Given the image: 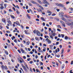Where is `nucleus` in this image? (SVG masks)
Returning a JSON list of instances; mask_svg holds the SVG:
<instances>
[{"mask_svg": "<svg viewBox=\"0 0 73 73\" xmlns=\"http://www.w3.org/2000/svg\"><path fill=\"white\" fill-rule=\"evenodd\" d=\"M22 68L24 69L26 72H28V69L25 66H22Z\"/></svg>", "mask_w": 73, "mask_h": 73, "instance_id": "1", "label": "nucleus"}, {"mask_svg": "<svg viewBox=\"0 0 73 73\" xmlns=\"http://www.w3.org/2000/svg\"><path fill=\"white\" fill-rule=\"evenodd\" d=\"M22 68L24 69L26 72H28V69L25 66H22Z\"/></svg>", "mask_w": 73, "mask_h": 73, "instance_id": "2", "label": "nucleus"}, {"mask_svg": "<svg viewBox=\"0 0 73 73\" xmlns=\"http://www.w3.org/2000/svg\"><path fill=\"white\" fill-rule=\"evenodd\" d=\"M40 32L38 31L37 30V32H36V35H37L38 36H40Z\"/></svg>", "mask_w": 73, "mask_h": 73, "instance_id": "3", "label": "nucleus"}, {"mask_svg": "<svg viewBox=\"0 0 73 73\" xmlns=\"http://www.w3.org/2000/svg\"><path fill=\"white\" fill-rule=\"evenodd\" d=\"M7 22L9 24H12V23L11 21H10V20H9L8 19H7Z\"/></svg>", "mask_w": 73, "mask_h": 73, "instance_id": "4", "label": "nucleus"}, {"mask_svg": "<svg viewBox=\"0 0 73 73\" xmlns=\"http://www.w3.org/2000/svg\"><path fill=\"white\" fill-rule=\"evenodd\" d=\"M31 3H33V4H36V5H39V4L36 3V2L34 1H31Z\"/></svg>", "mask_w": 73, "mask_h": 73, "instance_id": "5", "label": "nucleus"}, {"mask_svg": "<svg viewBox=\"0 0 73 73\" xmlns=\"http://www.w3.org/2000/svg\"><path fill=\"white\" fill-rule=\"evenodd\" d=\"M35 39L37 41H39V40H40V38H39L37 37H36L35 38Z\"/></svg>", "mask_w": 73, "mask_h": 73, "instance_id": "6", "label": "nucleus"}, {"mask_svg": "<svg viewBox=\"0 0 73 73\" xmlns=\"http://www.w3.org/2000/svg\"><path fill=\"white\" fill-rule=\"evenodd\" d=\"M16 11L17 15H19V14H20V12L19 11V10H18L17 9L16 10Z\"/></svg>", "mask_w": 73, "mask_h": 73, "instance_id": "7", "label": "nucleus"}, {"mask_svg": "<svg viewBox=\"0 0 73 73\" xmlns=\"http://www.w3.org/2000/svg\"><path fill=\"white\" fill-rule=\"evenodd\" d=\"M59 7H64V5L61 3L59 4Z\"/></svg>", "mask_w": 73, "mask_h": 73, "instance_id": "8", "label": "nucleus"}, {"mask_svg": "<svg viewBox=\"0 0 73 73\" xmlns=\"http://www.w3.org/2000/svg\"><path fill=\"white\" fill-rule=\"evenodd\" d=\"M21 50L22 52V53H24V52H25V51L23 50V48H21Z\"/></svg>", "mask_w": 73, "mask_h": 73, "instance_id": "9", "label": "nucleus"}, {"mask_svg": "<svg viewBox=\"0 0 73 73\" xmlns=\"http://www.w3.org/2000/svg\"><path fill=\"white\" fill-rule=\"evenodd\" d=\"M42 3H43V4H46V3H47V1L45 0L44 1H43Z\"/></svg>", "mask_w": 73, "mask_h": 73, "instance_id": "10", "label": "nucleus"}, {"mask_svg": "<svg viewBox=\"0 0 73 73\" xmlns=\"http://www.w3.org/2000/svg\"><path fill=\"white\" fill-rule=\"evenodd\" d=\"M5 53L7 54V55H8V52L7 50H5Z\"/></svg>", "mask_w": 73, "mask_h": 73, "instance_id": "11", "label": "nucleus"}, {"mask_svg": "<svg viewBox=\"0 0 73 73\" xmlns=\"http://www.w3.org/2000/svg\"><path fill=\"white\" fill-rule=\"evenodd\" d=\"M27 18H28L29 19H31V16H29L28 14H27Z\"/></svg>", "mask_w": 73, "mask_h": 73, "instance_id": "12", "label": "nucleus"}, {"mask_svg": "<svg viewBox=\"0 0 73 73\" xmlns=\"http://www.w3.org/2000/svg\"><path fill=\"white\" fill-rule=\"evenodd\" d=\"M47 13H50V14H52V12L49 10L47 11Z\"/></svg>", "mask_w": 73, "mask_h": 73, "instance_id": "13", "label": "nucleus"}, {"mask_svg": "<svg viewBox=\"0 0 73 73\" xmlns=\"http://www.w3.org/2000/svg\"><path fill=\"white\" fill-rule=\"evenodd\" d=\"M40 18L41 19V20H42L44 21H45V19H44V17H41Z\"/></svg>", "mask_w": 73, "mask_h": 73, "instance_id": "14", "label": "nucleus"}, {"mask_svg": "<svg viewBox=\"0 0 73 73\" xmlns=\"http://www.w3.org/2000/svg\"><path fill=\"white\" fill-rule=\"evenodd\" d=\"M67 24L68 25H69V26H70V25H71V23H70L69 22H67Z\"/></svg>", "mask_w": 73, "mask_h": 73, "instance_id": "15", "label": "nucleus"}, {"mask_svg": "<svg viewBox=\"0 0 73 73\" xmlns=\"http://www.w3.org/2000/svg\"><path fill=\"white\" fill-rule=\"evenodd\" d=\"M1 68H2V69H4L5 67H4V65H2L1 66Z\"/></svg>", "mask_w": 73, "mask_h": 73, "instance_id": "16", "label": "nucleus"}, {"mask_svg": "<svg viewBox=\"0 0 73 73\" xmlns=\"http://www.w3.org/2000/svg\"><path fill=\"white\" fill-rule=\"evenodd\" d=\"M64 48L62 49V52H61V54H63V53H64Z\"/></svg>", "mask_w": 73, "mask_h": 73, "instance_id": "17", "label": "nucleus"}, {"mask_svg": "<svg viewBox=\"0 0 73 73\" xmlns=\"http://www.w3.org/2000/svg\"><path fill=\"white\" fill-rule=\"evenodd\" d=\"M64 38L65 40H68V37L67 36H66L64 37Z\"/></svg>", "mask_w": 73, "mask_h": 73, "instance_id": "18", "label": "nucleus"}, {"mask_svg": "<svg viewBox=\"0 0 73 73\" xmlns=\"http://www.w3.org/2000/svg\"><path fill=\"white\" fill-rule=\"evenodd\" d=\"M49 36L51 38H52V40H53V36L52 35H50Z\"/></svg>", "mask_w": 73, "mask_h": 73, "instance_id": "19", "label": "nucleus"}, {"mask_svg": "<svg viewBox=\"0 0 73 73\" xmlns=\"http://www.w3.org/2000/svg\"><path fill=\"white\" fill-rule=\"evenodd\" d=\"M36 72H39V73H40V70L37 69H36Z\"/></svg>", "mask_w": 73, "mask_h": 73, "instance_id": "20", "label": "nucleus"}, {"mask_svg": "<svg viewBox=\"0 0 73 73\" xmlns=\"http://www.w3.org/2000/svg\"><path fill=\"white\" fill-rule=\"evenodd\" d=\"M48 44H50L51 43V41L49 39H48Z\"/></svg>", "mask_w": 73, "mask_h": 73, "instance_id": "21", "label": "nucleus"}, {"mask_svg": "<svg viewBox=\"0 0 73 73\" xmlns=\"http://www.w3.org/2000/svg\"><path fill=\"white\" fill-rule=\"evenodd\" d=\"M34 33V34H35L36 33H37V31H36V30H34L33 31Z\"/></svg>", "mask_w": 73, "mask_h": 73, "instance_id": "22", "label": "nucleus"}, {"mask_svg": "<svg viewBox=\"0 0 73 73\" xmlns=\"http://www.w3.org/2000/svg\"><path fill=\"white\" fill-rule=\"evenodd\" d=\"M15 36H13V38H12V37H11V39L12 40H13L14 39H15Z\"/></svg>", "mask_w": 73, "mask_h": 73, "instance_id": "23", "label": "nucleus"}, {"mask_svg": "<svg viewBox=\"0 0 73 73\" xmlns=\"http://www.w3.org/2000/svg\"><path fill=\"white\" fill-rule=\"evenodd\" d=\"M50 49H52V48L53 47V45H51L50 46Z\"/></svg>", "mask_w": 73, "mask_h": 73, "instance_id": "24", "label": "nucleus"}, {"mask_svg": "<svg viewBox=\"0 0 73 73\" xmlns=\"http://www.w3.org/2000/svg\"><path fill=\"white\" fill-rule=\"evenodd\" d=\"M61 16H62V17H64V13L63 12L61 13Z\"/></svg>", "mask_w": 73, "mask_h": 73, "instance_id": "25", "label": "nucleus"}, {"mask_svg": "<svg viewBox=\"0 0 73 73\" xmlns=\"http://www.w3.org/2000/svg\"><path fill=\"white\" fill-rule=\"evenodd\" d=\"M58 28H60V29H61V26L60 25H58Z\"/></svg>", "mask_w": 73, "mask_h": 73, "instance_id": "26", "label": "nucleus"}, {"mask_svg": "<svg viewBox=\"0 0 73 73\" xmlns=\"http://www.w3.org/2000/svg\"><path fill=\"white\" fill-rule=\"evenodd\" d=\"M0 9L2 10L3 9H4V7L3 6H1L0 7Z\"/></svg>", "mask_w": 73, "mask_h": 73, "instance_id": "27", "label": "nucleus"}, {"mask_svg": "<svg viewBox=\"0 0 73 73\" xmlns=\"http://www.w3.org/2000/svg\"><path fill=\"white\" fill-rule=\"evenodd\" d=\"M60 56V55H57V54H56L55 57H59Z\"/></svg>", "mask_w": 73, "mask_h": 73, "instance_id": "28", "label": "nucleus"}, {"mask_svg": "<svg viewBox=\"0 0 73 73\" xmlns=\"http://www.w3.org/2000/svg\"><path fill=\"white\" fill-rule=\"evenodd\" d=\"M60 23H61V24H64L65 23H64V22H63V21H60Z\"/></svg>", "mask_w": 73, "mask_h": 73, "instance_id": "29", "label": "nucleus"}, {"mask_svg": "<svg viewBox=\"0 0 73 73\" xmlns=\"http://www.w3.org/2000/svg\"><path fill=\"white\" fill-rule=\"evenodd\" d=\"M6 20L5 19H3L2 20V21L3 22V23H5Z\"/></svg>", "mask_w": 73, "mask_h": 73, "instance_id": "30", "label": "nucleus"}, {"mask_svg": "<svg viewBox=\"0 0 73 73\" xmlns=\"http://www.w3.org/2000/svg\"><path fill=\"white\" fill-rule=\"evenodd\" d=\"M62 20H64V21H66V19L64 18H63L62 19Z\"/></svg>", "mask_w": 73, "mask_h": 73, "instance_id": "31", "label": "nucleus"}, {"mask_svg": "<svg viewBox=\"0 0 73 73\" xmlns=\"http://www.w3.org/2000/svg\"><path fill=\"white\" fill-rule=\"evenodd\" d=\"M51 35H52L54 37L55 36V35H56V34L55 33H53L51 34Z\"/></svg>", "mask_w": 73, "mask_h": 73, "instance_id": "32", "label": "nucleus"}, {"mask_svg": "<svg viewBox=\"0 0 73 73\" xmlns=\"http://www.w3.org/2000/svg\"><path fill=\"white\" fill-rule=\"evenodd\" d=\"M14 41L16 43H17V40L16 39H15L14 40Z\"/></svg>", "mask_w": 73, "mask_h": 73, "instance_id": "33", "label": "nucleus"}, {"mask_svg": "<svg viewBox=\"0 0 73 73\" xmlns=\"http://www.w3.org/2000/svg\"><path fill=\"white\" fill-rule=\"evenodd\" d=\"M11 16L13 19H15V17L14 16L11 15Z\"/></svg>", "mask_w": 73, "mask_h": 73, "instance_id": "34", "label": "nucleus"}, {"mask_svg": "<svg viewBox=\"0 0 73 73\" xmlns=\"http://www.w3.org/2000/svg\"><path fill=\"white\" fill-rule=\"evenodd\" d=\"M58 61L61 64H62V62H61L59 60H58Z\"/></svg>", "mask_w": 73, "mask_h": 73, "instance_id": "35", "label": "nucleus"}, {"mask_svg": "<svg viewBox=\"0 0 73 73\" xmlns=\"http://www.w3.org/2000/svg\"><path fill=\"white\" fill-rule=\"evenodd\" d=\"M64 16V17H66V18H68V16H67V15H65Z\"/></svg>", "mask_w": 73, "mask_h": 73, "instance_id": "36", "label": "nucleus"}, {"mask_svg": "<svg viewBox=\"0 0 73 73\" xmlns=\"http://www.w3.org/2000/svg\"><path fill=\"white\" fill-rule=\"evenodd\" d=\"M30 43V42H27V45H29V44Z\"/></svg>", "mask_w": 73, "mask_h": 73, "instance_id": "37", "label": "nucleus"}, {"mask_svg": "<svg viewBox=\"0 0 73 73\" xmlns=\"http://www.w3.org/2000/svg\"><path fill=\"white\" fill-rule=\"evenodd\" d=\"M61 36L62 38H64V35H63V34H61Z\"/></svg>", "mask_w": 73, "mask_h": 73, "instance_id": "38", "label": "nucleus"}, {"mask_svg": "<svg viewBox=\"0 0 73 73\" xmlns=\"http://www.w3.org/2000/svg\"><path fill=\"white\" fill-rule=\"evenodd\" d=\"M33 63V61H31L29 62V64H32Z\"/></svg>", "mask_w": 73, "mask_h": 73, "instance_id": "39", "label": "nucleus"}, {"mask_svg": "<svg viewBox=\"0 0 73 73\" xmlns=\"http://www.w3.org/2000/svg\"><path fill=\"white\" fill-rule=\"evenodd\" d=\"M52 16H56V14L54 13L52 14Z\"/></svg>", "mask_w": 73, "mask_h": 73, "instance_id": "40", "label": "nucleus"}, {"mask_svg": "<svg viewBox=\"0 0 73 73\" xmlns=\"http://www.w3.org/2000/svg\"><path fill=\"white\" fill-rule=\"evenodd\" d=\"M6 32L7 33H10V31H7Z\"/></svg>", "mask_w": 73, "mask_h": 73, "instance_id": "41", "label": "nucleus"}, {"mask_svg": "<svg viewBox=\"0 0 73 73\" xmlns=\"http://www.w3.org/2000/svg\"><path fill=\"white\" fill-rule=\"evenodd\" d=\"M59 44V42H57L56 43V44H55V45H58Z\"/></svg>", "mask_w": 73, "mask_h": 73, "instance_id": "42", "label": "nucleus"}, {"mask_svg": "<svg viewBox=\"0 0 73 73\" xmlns=\"http://www.w3.org/2000/svg\"><path fill=\"white\" fill-rule=\"evenodd\" d=\"M70 49H68V50H67V52L68 53V52H70Z\"/></svg>", "mask_w": 73, "mask_h": 73, "instance_id": "43", "label": "nucleus"}, {"mask_svg": "<svg viewBox=\"0 0 73 73\" xmlns=\"http://www.w3.org/2000/svg\"><path fill=\"white\" fill-rule=\"evenodd\" d=\"M30 60H31V58H28L27 59V60L28 61H30Z\"/></svg>", "mask_w": 73, "mask_h": 73, "instance_id": "44", "label": "nucleus"}, {"mask_svg": "<svg viewBox=\"0 0 73 73\" xmlns=\"http://www.w3.org/2000/svg\"><path fill=\"white\" fill-rule=\"evenodd\" d=\"M29 5L30 6H32V4L31 3H29Z\"/></svg>", "mask_w": 73, "mask_h": 73, "instance_id": "45", "label": "nucleus"}, {"mask_svg": "<svg viewBox=\"0 0 73 73\" xmlns=\"http://www.w3.org/2000/svg\"><path fill=\"white\" fill-rule=\"evenodd\" d=\"M19 61L21 63H23V61L21 60L20 59L19 60Z\"/></svg>", "mask_w": 73, "mask_h": 73, "instance_id": "46", "label": "nucleus"}, {"mask_svg": "<svg viewBox=\"0 0 73 73\" xmlns=\"http://www.w3.org/2000/svg\"><path fill=\"white\" fill-rule=\"evenodd\" d=\"M5 69L6 70H7V66H5Z\"/></svg>", "mask_w": 73, "mask_h": 73, "instance_id": "47", "label": "nucleus"}, {"mask_svg": "<svg viewBox=\"0 0 73 73\" xmlns=\"http://www.w3.org/2000/svg\"><path fill=\"white\" fill-rule=\"evenodd\" d=\"M21 27H22V29H23V28H24V26H23V25H21Z\"/></svg>", "mask_w": 73, "mask_h": 73, "instance_id": "48", "label": "nucleus"}, {"mask_svg": "<svg viewBox=\"0 0 73 73\" xmlns=\"http://www.w3.org/2000/svg\"><path fill=\"white\" fill-rule=\"evenodd\" d=\"M26 66V68H27V69H29V68H28V66L27 65H26V66Z\"/></svg>", "mask_w": 73, "mask_h": 73, "instance_id": "49", "label": "nucleus"}, {"mask_svg": "<svg viewBox=\"0 0 73 73\" xmlns=\"http://www.w3.org/2000/svg\"><path fill=\"white\" fill-rule=\"evenodd\" d=\"M9 12H12V10H11V9H9Z\"/></svg>", "mask_w": 73, "mask_h": 73, "instance_id": "50", "label": "nucleus"}, {"mask_svg": "<svg viewBox=\"0 0 73 73\" xmlns=\"http://www.w3.org/2000/svg\"><path fill=\"white\" fill-rule=\"evenodd\" d=\"M18 8V9H19V6L17 5L16 6V8Z\"/></svg>", "mask_w": 73, "mask_h": 73, "instance_id": "51", "label": "nucleus"}, {"mask_svg": "<svg viewBox=\"0 0 73 73\" xmlns=\"http://www.w3.org/2000/svg\"><path fill=\"white\" fill-rule=\"evenodd\" d=\"M18 52H19V53H21V51L19 50H18Z\"/></svg>", "mask_w": 73, "mask_h": 73, "instance_id": "52", "label": "nucleus"}, {"mask_svg": "<svg viewBox=\"0 0 73 73\" xmlns=\"http://www.w3.org/2000/svg\"><path fill=\"white\" fill-rule=\"evenodd\" d=\"M26 8L27 9H28V5L26 6Z\"/></svg>", "mask_w": 73, "mask_h": 73, "instance_id": "53", "label": "nucleus"}, {"mask_svg": "<svg viewBox=\"0 0 73 73\" xmlns=\"http://www.w3.org/2000/svg\"><path fill=\"white\" fill-rule=\"evenodd\" d=\"M57 30L59 32H61V30L58 29H57Z\"/></svg>", "mask_w": 73, "mask_h": 73, "instance_id": "54", "label": "nucleus"}, {"mask_svg": "<svg viewBox=\"0 0 73 73\" xmlns=\"http://www.w3.org/2000/svg\"><path fill=\"white\" fill-rule=\"evenodd\" d=\"M62 26H63L64 27H65V23H64L62 24Z\"/></svg>", "mask_w": 73, "mask_h": 73, "instance_id": "55", "label": "nucleus"}, {"mask_svg": "<svg viewBox=\"0 0 73 73\" xmlns=\"http://www.w3.org/2000/svg\"><path fill=\"white\" fill-rule=\"evenodd\" d=\"M73 61L72 60L71 61V65H73Z\"/></svg>", "mask_w": 73, "mask_h": 73, "instance_id": "56", "label": "nucleus"}, {"mask_svg": "<svg viewBox=\"0 0 73 73\" xmlns=\"http://www.w3.org/2000/svg\"><path fill=\"white\" fill-rule=\"evenodd\" d=\"M16 25H18V24H19V22H16Z\"/></svg>", "mask_w": 73, "mask_h": 73, "instance_id": "57", "label": "nucleus"}, {"mask_svg": "<svg viewBox=\"0 0 73 73\" xmlns=\"http://www.w3.org/2000/svg\"><path fill=\"white\" fill-rule=\"evenodd\" d=\"M21 47H22V48H23V44H21Z\"/></svg>", "mask_w": 73, "mask_h": 73, "instance_id": "58", "label": "nucleus"}, {"mask_svg": "<svg viewBox=\"0 0 73 73\" xmlns=\"http://www.w3.org/2000/svg\"><path fill=\"white\" fill-rule=\"evenodd\" d=\"M57 50L58 52H60V49H59V48H58Z\"/></svg>", "mask_w": 73, "mask_h": 73, "instance_id": "59", "label": "nucleus"}, {"mask_svg": "<svg viewBox=\"0 0 73 73\" xmlns=\"http://www.w3.org/2000/svg\"><path fill=\"white\" fill-rule=\"evenodd\" d=\"M72 70H70V73H73V72H72Z\"/></svg>", "mask_w": 73, "mask_h": 73, "instance_id": "60", "label": "nucleus"}, {"mask_svg": "<svg viewBox=\"0 0 73 73\" xmlns=\"http://www.w3.org/2000/svg\"><path fill=\"white\" fill-rule=\"evenodd\" d=\"M69 3V1H67V2H66V4H68Z\"/></svg>", "mask_w": 73, "mask_h": 73, "instance_id": "61", "label": "nucleus"}, {"mask_svg": "<svg viewBox=\"0 0 73 73\" xmlns=\"http://www.w3.org/2000/svg\"><path fill=\"white\" fill-rule=\"evenodd\" d=\"M36 21H39V19H36Z\"/></svg>", "mask_w": 73, "mask_h": 73, "instance_id": "62", "label": "nucleus"}, {"mask_svg": "<svg viewBox=\"0 0 73 73\" xmlns=\"http://www.w3.org/2000/svg\"><path fill=\"white\" fill-rule=\"evenodd\" d=\"M50 57V55H48L47 56V58H49V57Z\"/></svg>", "mask_w": 73, "mask_h": 73, "instance_id": "63", "label": "nucleus"}, {"mask_svg": "<svg viewBox=\"0 0 73 73\" xmlns=\"http://www.w3.org/2000/svg\"><path fill=\"white\" fill-rule=\"evenodd\" d=\"M23 58H24V59H26V57H25V56H23Z\"/></svg>", "mask_w": 73, "mask_h": 73, "instance_id": "64", "label": "nucleus"}]
</instances>
